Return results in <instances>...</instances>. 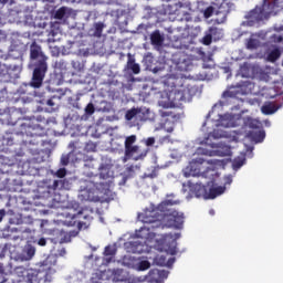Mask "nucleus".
Wrapping results in <instances>:
<instances>
[{
    "label": "nucleus",
    "mask_w": 283,
    "mask_h": 283,
    "mask_svg": "<svg viewBox=\"0 0 283 283\" xmlns=\"http://www.w3.org/2000/svg\"><path fill=\"white\" fill-rule=\"evenodd\" d=\"M174 205H180V201L167 199L163 201L157 208H146L143 212L138 213L139 222L145 226L136 232L137 238L142 240H154L156 233L155 229H160L163 222L168 229H182L185 224V214L169 209Z\"/></svg>",
    "instance_id": "obj_1"
},
{
    "label": "nucleus",
    "mask_w": 283,
    "mask_h": 283,
    "mask_svg": "<svg viewBox=\"0 0 283 283\" xmlns=\"http://www.w3.org/2000/svg\"><path fill=\"white\" fill-rule=\"evenodd\" d=\"M112 167H114L112 159L106 158L102 159L98 166L99 174H94L93 171L85 172L88 179H85L80 188L82 200L88 202H98L101 200L98 193L109 189V182L114 179Z\"/></svg>",
    "instance_id": "obj_2"
},
{
    "label": "nucleus",
    "mask_w": 283,
    "mask_h": 283,
    "mask_svg": "<svg viewBox=\"0 0 283 283\" xmlns=\"http://www.w3.org/2000/svg\"><path fill=\"white\" fill-rule=\"evenodd\" d=\"M30 59L33 67L30 86L34 90H39L43 86L45 74H48V56H45L41 45H39L36 42H33L30 45Z\"/></svg>",
    "instance_id": "obj_3"
},
{
    "label": "nucleus",
    "mask_w": 283,
    "mask_h": 283,
    "mask_svg": "<svg viewBox=\"0 0 283 283\" xmlns=\"http://www.w3.org/2000/svg\"><path fill=\"white\" fill-rule=\"evenodd\" d=\"M63 224L65 227H77V232L81 231V229H87L90 222H92V216L87 213V210H80L77 212L76 210H70L63 212Z\"/></svg>",
    "instance_id": "obj_4"
},
{
    "label": "nucleus",
    "mask_w": 283,
    "mask_h": 283,
    "mask_svg": "<svg viewBox=\"0 0 283 283\" xmlns=\"http://www.w3.org/2000/svg\"><path fill=\"white\" fill-rule=\"evenodd\" d=\"M213 164V160H206L205 158L201 157L192 159L185 169V176L186 178H189L190 176H202L203 178H207L209 174L210 176H213L216 170L207 167V165Z\"/></svg>",
    "instance_id": "obj_5"
},
{
    "label": "nucleus",
    "mask_w": 283,
    "mask_h": 283,
    "mask_svg": "<svg viewBox=\"0 0 283 283\" xmlns=\"http://www.w3.org/2000/svg\"><path fill=\"white\" fill-rule=\"evenodd\" d=\"M54 266H56V258L54 255L46 256L39 269H35L40 282H52V275H54Z\"/></svg>",
    "instance_id": "obj_6"
},
{
    "label": "nucleus",
    "mask_w": 283,
    "mask_h": 283,
    "mask_svg": "<svg viewBox=\"0 0 283 283\" xmlns=\"http://www.w3.org/2000/svg\"><path fill=\"white\" fill-rule=\"evenodd\" d=\"M244 19L247 20V25L253 28L255 23H260V21L266 19V12L264 11V7H255L245 14Z\"/></svg>",
    "instance_id": "obj_7"
},
{
    "label": "nucleus",
    "mask_w": 283,
    "mask_h": 283,
    "mask_svg": "<svg viewBox=\"0 0 283 283\" xmlns=\"http://www.w3.org/2000/svg\"><path fill=\"white\" fill-rule=\"evenodd\" d=\"M50 235H59L55 238H50L51 242H53V244H63L65 242H71L72 238H76V235H78V231H72L69 233H66L63 230H59V229H53L50 230Z\"/></svg>",
    "instance_id": "obj_8"
},
{
    "label": "nucleus",
    "mask_w": 283,
    "mask_h": 283,
    "mask_svg": "<svg viewBox=\"0 0 283 283\" xmlns=\"http://www.w3.org/2000/svg\"><path fill=\"white\" fill-rule=\"evenodd\" d=\"M147 154H149V148L145 149V150H140V146L135 145V146H130L128 148H125V159L126 160H145V158L147 157Z\"/></svg>",
    "instance_id": "obj_9"
},
{
    "label": "nucleus",
    "mask_w": 283,
    "mask_h": 283,
    "mask_svg": "<svg viewBox=\"0 0 283 283\" xmlns=\"http://www.w3.org/2000/svg\"><path fill=\"white\" fill-rule=\"evenodd\" d=\"M19 72H21V66L17 63L0 64V76L15 78V76H19Z\"/></svg>",
    "instance_id": "obj_10"
},
{
    "label": "nucleus",
    "mask_w": 283,
    "mask_h": 283,
    "mask_svg": "<svg viewBox=\"0 0 283 283\" xmlns=\"http://www.w3.org/2000/svg\"><path fill=\"white\" fill-rule=\"evenodd\" d=\"M167 277H169V272L165 270L153 269L144 277L143 282L161 283L164 280H167Z\"/></svg>",
    "instance_id": "obj_11"
},
{
    "label": "nucleus",
    "mask_w": 283,
    "mask_h": 283,
    "mask_svg": "<svg viewBox=\"0 0 283 283\" xmlns=\"http://www.w3.org/2000/svg\"><path fill=\"white\" fill-rule=\"evenodd\" d=\"M36 253V248H34L32 244L27 245L22 252L15 254L14 261L15 262H30L34 258Z\"/></svg>",
    "instance_id": "obj_12"
},
{
    "label": "nucleus",
    "mask_w": 283,
    "mask_h": 283,
    "mask_svg": "<svg viewBox=\"0 0 283 283\" xmlns=\"http://www.w3.org/2000/svg\"><path fill=\"white\" fill-rule=\"evenodd\" d=\"M21 134H25V136H30L31 138L43 136V128L40 125H30V124H21Z\"/></svg>",
    "instance_id": "obj_13"
},
{
    "label": "nucleus",
    "mask_w": 283,
    "mask_h": 283,
    "mask_svg": "<svg viewBox=\"0 0 283 283\" xmlns=\"http://www.w3.org/2000/svg\"><path fill=\"white\" fill-rule=\"evenodd\" d=\"M14 271V268L12 266L11 262H0V275L2 276V280H7L6 277H9V275H12V272Z\"/></svg>",
    "instance_id": "obj_14"
},
{
    "label": "nucleus",
    "mask_w": 283,
    "mask_h": 283,
    "mask_svg": "<svg viewBox=\"0 0 283 283\" xmlns=\"http://www.w3.org/2000/svg\"><path fill=\"white\" fill-rule=\"evenodd\" d=\"M80 160H83L84 169H88V171L91 169H96V167L98 166V161L92 156L82 155V158Z\"/></svg>",
    "instance_id": "obj_15"
},
{
    "label": "nucleus",
    "mask_w": 283,
    "mask_h": 283,
    "mask_svg": "<svg viewBox=\"0 0 283 283\" xmlns=\"http://www.w3.org/2000/svg\"><path fill=\"white\" fill-rule=\"evenodd\" d=\"M212 149L217 148L218 156H231V146L222 145V144H212Z\"/></svg>",
    "instance_id": "obj_16"
},
{
    "label": "nucleus",
    "mask_w": 283,
    "mask_h": 283,
    "mask_svg": "<svg viewBox=\"0 0 283 283\" xmlns=\"http://www.w3.org/2000/svg\"><path fill=\"white\" fill-rule=\"evenodd\" d=\"M127 69L132 70L133 74H140V65L136 63L132 54H128Z\"/></svg>",
    "instance_id": "obj_17"
},
{
    "label": "nucleus",
    "mask_w": 283,
    "mask_h": 283,
    "mask_svg": "<svg viewBox=\"0 0 283 283\" xmlns=\"http://www.w3.org/2000/svg\"><path fill=\"white\" fill-rule=\"evenodd\" d=\"M208 33H210V36H212L213 41H220L224 34L222 33V29L218 27H210L208 29Z\"/></svg>",
    "instance_id": "obj_18"
},
{
    "label": "nucleus",
    "mask_w": 283,
    "mask_h": 283,
    "mask_svg": "<svg viewBox=\"0 0 283 283\" xmlns=\"http://www.w3.org/2000/svg\"><path fill=\"white\" fill-rule=\"evenodd\" d=\"M281 106H277L274 103H269L262 106L261 112L263 114H265L266 116L271 115V114H275V112H277V109H280Z\"/></svg>",
    "instance_id": "obj_19"
},
{
    "label": "nucleus",
    "mask_w": 283,
    "mask_h": 283,
    "mask_svg": "<svg viewBox=\"0 0 283 283\" xmlns=\"http://www.w3.org/2000/svg\"><path fill=\"white\" fill-rule=\"evenodd\" d=\"M249 136L252 140H255V143H262L266 137V133L262 129H258L256 132H249Z\"/></svg>",
    "instance_id": "obj_20"
},
{
    "label": "nucleus",
    "mask_w": 283,
    "mask_h": 283,
    "mask_svg": "<svg viewBox=\"0 0 283 283\" xmlns=\"http://www.w3.org/2000/svg\"><path fill=\"white\" fill-rule=\"evenodd\" d=\"M27 282L28 283H41L39 279V272L36 269H31L27 272Z\"/></svg>",
    "instance_id": "obj_21"
},
{
    "label": "nucleus",
    "mask_w": 283,
    "mask_h": 283,
    "mask_svg": "<svg viewBox=\"0 0 283 283\" xmlns=\"http://www.w3.org/2000/svg\"><path fill=\"white\" fill-rule=\"evenodd\" d=\"M150 42L153 45L160 46L165 42V38L160 34V31H155L150 35Z\"/></svg>",
    "instance_id": "obj_22"
},
{
    "label": "nucleus",
    "mask_w": 283,
    "mask_h": 283,
    "mask_svg": "<svg viewBox=\"0 0 283 283\" xmlns=\"http://www.w3.org/2000/svg\"><path fill=\"white\" fill-rule=\"evenodd\" d=\"M222 193H224V187L222 186L210 188L208 198L213 200L214 198H218V196H222Z\"/></svg>",
    "instance_id": "obj_23"
},
{
    "label": "nucleus",
    "mask_w": 283,
    "mask_h": 283,
    "mask_svg": "<svg viewBox=\"0 0 283 283\" xmlns=\"http://www.w3.org/2000/svg\"><path fill=\"white\" fill-rule=\"evenodd\" d=\"M105 28V24L103 22H96L93 25V36L101 38L103 36V30Z\"/></svg>",
    "instance_id": "obj_24"
},
{
    "label": "nucleus",
    "mask_w": 283,
    "mask_h": 283,
    "mask_svg": "<svg viewBox=\"0 0 283 283\" xmlns=\"http://www.w3.org/2000/svg\"><path fill=\"white\" fill-rule=\"evenodd\" d=\"M240 74L241 76H243V78H249V76H251V64H249L248 62H244L240 66Z\"/></svg>",
    "instance_id": "obj_25"
},
{
    "label": "nucleus",
    "mask_w": 283,
    "mask_h": 283,
    "mask_svg": "<svg viewBox=\"0 0 283 283\" xmlns=\"http://www.w3.org/2000/svg\"><path fill=\"white\" fill-rule=\"evenodd\" d=\"M280 56H282L280 49H274L268 54V61H270V63H275Z\"/></svg>",
    "instance_id": "obj_26"
},
{
    "label": "nucleus",
    "mask_w": 283,
    "mask_h": 283,
    "mask_svg": "<svg viewBox=\"0 0 283 283\" xmlns=\"http://www.w3.org/2000/svg\"><path fill=\"white\" fill-rule=\"evenodd\" d=\"M245 125H248L250 129H262V123L258 119L248 118Z\"/></svg>",
    "instance_id": "obj_27"
},
{
    "label": "nucleus",
    "mask_w": 283,
    "mask_h": 283,
    "mask_svg": "<svg viewBox=\"0 0 283 283\" xmlns=\"http://www.w3.org/2000/svg\"><path fill=\"white\" fill-rule=\"evenodd\" d=\"M54 69L60 70L61 74H63L67 70V62H65L63 59H60L55 61Z\"/></svg>",
    "instance_id": "obj_28"
},
{
    "label": "nucleus",
    "mask_w": 283,
    "mask_h": 283,
    "mask_svg": "<svg viewBox=\"0 0 283 283\" xmlns=\"http://www.w3.org/2000/svg\"><path fill=\"white\" fill-rule=\"evenodd\" d=\"M195 196L196 198H203L207 196V188L202 185L195 186Z\"/></svg>",
    "instance_id": "obj_29"
},
{
    "label": "nucleus",
    "mask_w": 283,
    "mask_h": 283,
    "mask_svg": "<svg viewBox=\"0 0 283 283\" xmlns=\"http://www.w3.org/2000/svg\"><path fill=\"white\" fill-rule=\"evenodd\" d=\"M136 140H137L136 135H130V136L126 137V139L124 142L125 149H127L129 147H134V144L136 143Z\"/></svg>",
    "instance_id": "obj_30"
},
{
    "label": "nucleus",
    "mask_w": 283,
    "mask_h": 283,
    "mask_svg": "<svg viewBox=\"0 0 283 283\" xmlns=\"http://www.w3.org/2000/svg\"><path fill=\"white\" fill-rule=\"evenodd\" d=\"M15 114H19V111H18V109H14V111H12V112L9 114V118H8L9 125H17V122H18V120H21V117H14Z\"/></svg>",
    "instance_id": "obj_31"
},
{
    "label": "nucleus",
    "mask_w": 283,
    "mask_h": 283,
    "mask_svg": "<svg viewBox=\"0 0 283 283\" xmlns=\"http://www.w3.org/2000/svg\"><path fill=\"white\" fill-rule=\"evenodd\" d=\"M104 255L114 258L116 255V248L114 245H107L104 250Z\"/></svg>",
    "instance_id": "obj_32"
},
{
    "label": "nucleus",
    "mask_w": 283,
    "mask_h": 283,
    "mask_svg": "<svg viewBox=\"0 0 283 283\" xmlns=\"http://www.w3.org/2000/svg\"><path fill=\"white\" fill-rule=\"evenodd\" d=\"M96 143L94 142H87L84 146V151L87 154L96 151Z\"/></svg>",
    "instance_id": "obj_33"
},
{
    "label": "nucleus",
    "mask_w": 283,
    "mask_h": 283,
    "mask_svg": "<svg viewBox=\"0 0 283 283\" xmlns=\"http://www.w3.org/2000/svg\"><path fill=\"white\" fill-rule=\"evenodd\" d=\"M138 115V108H132L126 112L125 118L126 120H133L134 117Z\"/></svg>",
    "instance_id": "obj_34"
},
{
    "label": "nucleus",
    "mask_w": 283,
    "mask_h": 283,
    "mask_svg": "<svg viewBox=\"0 0 283 283\" xmlns=\"http://www.w3.org/2000/svg\"><path fill=\"white\" fill-rule=\"evenodd\" d=\"M67 10L65 9V7H61L60 9H57L54 13V19H64L65 14H66Z\"/></svg>",
    "instance_id": "obj_35"
},
{
    "label": "nucleus",
    "mask_w": 283,
    "mask_h": 283,
    "mask_svg": "<svg viewBox=\"0 0 283 283\" xmlns=\"http://www.w3.org/2000/svg\"><path fill=\"white\" fill-rule=\"evenodd\" d=\"M201 43L203 45H211V43H213V38L209 31H206V35L202 38Z\"/></svg>",
    "instance_id": "obj_36"
},
{
    "label": "nucleus",
    "mask_w": 283,
    "mask_h": 283,
    "mask_svg": "<svg viewBox=\"0 0 283 283\" xmlns=\"http://www.w3.org/2000/svg\"><path fill=\"white\" fill-rule=\"evenodd\" d=\"M247 49L248 50H255L258 48V40L253 39V38H250L248 41H247Z\"/></svg>",
    "instance_id": "obj_37"
},
{
    "label": "nucleus",
    "mask_w": 283,
    "mask_h": 283,
    "mask_svg": "<svg viewBox=\"0 0 283 283\" xmlns=\"http://www.w3.org/2000/svg\"><path fill=\"white\" fill-rule=\"evenodd\" d=\"M72 67L75 70V72H83V70H85V65L78 61H72Z\"/></svg>",
    "instance_id": "obj_38"
},
{
    "label": "nucleus",
    "mask_w": 283,
    "mask_h": 283,
    "mask_svg": "<svg viewBox=\"0 0 283 283\" xmlns=\"http://www.w3.org/2000/svg\"><path fill=\"white\" fill-rule=\"evenodd\" d=\"M151 263H149V261L145 260V261H140L138 264V271H147V269H150Z\"/></svg>",
    "instance_id": "obj_39"
},
{
    "label": "nucleus",
    "mask_w": 283,
    "mask_h": 283,
    "mask_svg": "<svg viewBox=\"0 0 283 283\" xmlns=\"http://www.w3.org/2000/svg\"><path fill=\"white\" fill-rule=\"evenodd\" d=\"M96 112V108L94 107L93 103H88L85 107V114L87 116H92V114H94Z\"/></svg>",
    "instance_id": "obj_40"
},
{
    "label": "nucleus",
    "mask_w": 283,
    "mask_h": 283,
    "mask_svg": "<svg viewBox=\"0 0 283 283\" xmlns=\"http://www.w3.org/2000/svg\"><path fill=\"white\" fill-rule=\"evenodd\" d=\"M53 189H65V180H54Z\"/></svg>",
    "instance_id": "obj_41"
},
{
    "label": "nucleus",
    "mask_w": 283,
    "mask_h": 283,
    "mask_svg": "<svg viewBox=\"0 0 283 283\" xmlns=\"http://www.w3.org/2000/svg\"><path fill=\"white\" fill-rule=\"evenodd\" d=\"M56 178H65L67 176V170L65 168H60L57 171H55Z\"/></svg>",
    "instance_id": "obj_42"
},
{
    "label": "nucleus",
    "mask_w": 283,
    "mask_h": 283,
    "mask_svg": "<svg viewBox=\"0 0 283 283\" xmlns=\"http://www.w3.org/2000/svg\"><path fill=\"white\" fill-rule=\"evenodd\" d=\"M244 165V159H234L232 163V166L234 167V169H240V167H242Z\"/></svg>",
    "instance_id": "obj_43"
},
{
    "label": "nucleus",
    "mask_w": 283,
    "mask_h": 283,
    "mask_svg": "<svg viewBox=\"0 0 283 283\" xmlns=\"http://www.w3.org/2000/svg\"><path fill=\"white\" fill-rule=\"evenodd\" d=\"M61 165H63V167H67V165H70V155H64L61 157Z\"/></svg>",
    "instance_id": "obj_44"
},
{
    "label": "nucleus",
    "mask_w": 283,
    "mask_h": 283,
    "mask_svg": "<svg viewBox=\"0 0 283 283\" xmlns=\"http://www.w3.org/2000/svg\"><path fill=\"white\" fill-rule=\"evenodd\" d=\"M222 133H220V130H213L212 133L209 134V138H222Z\"/></svg>",
    "instance_id": "obj_45"
},
{
    "label": "nucleus",
    "mask_w": 283,
    "mask_h": 283,
    "mask_svg": "<svg viewBox=\"0 0 283 283\" xmlns=\"http://www.w3.org/2000/svg\"><path fill=\"white\" fill-rule=\"evenodd\" d=\"M69 147H71V149H72V151L70 153V156H72V154H76V147H78V142L70 143Z\"/></svg>",
    "instance_id": "obj_46"
},
{
    "label": "nucleus",
    "mask_w": 283,
    "mask_h": 283,
    "mask_svg": "<svg viewBox=\"0 0 283 283\" xmlns=\"http://www.w3.org/2000/svg\"><path fill=\"white\" fill-rule=\"evenodd\" d=\"M156 144V138H154V137H148L146 140H145V145L147 146V147H153V145H155Z\"/></svg>",
    "instance_id": "obj_47"
},
{
    "label": "nucleus",
    "mask_w": 283,
    "mask_h": 283,
    "mask_svg": "<svg viewBox=\"0 0 283 283\" xmlns=\"http://www.w3.org/2000/svg\"><path fill=\"white\" fill-rule=\"evenodd\" d=\"M197 154H203V156H211V151L203 148H198Z\"/></svg>",
    "instance_id": "obj_48"
},
{
    "label": "nucleus",
    "mask_w": 283,
    "mask_h": 283,
    "mask_svg": "<svg viewBox=\"0 0 283 283\" xmlns=\"http://www.w3.org/2000/svg\"><path fill=\"white\" fill-rule=\"evenodd\" d=\"M10 249H12V244L6 243L2 248V253H8V251H10Z\"/></svg>",
    "instance_id": "obj_49"
},
{
    "label": "nucleus",
    "mask_w": 283,
    "mask_h": 283,
    "mask_svg": "<svg viewBox=\"0 0 283 283\" xmlns=\"http://www.w3.org/2000/svg\"><path fill=\"white\" fill-rule=\"evenodd\" d=\"M39 247H45L48 244V240L45 238H41L38 240Z\"/></svg>",
    "instance_id": "obj_50"
},
{
    "label": "nucleus",
    "mask_w": 283,
    "mask_h": 283,
    "mask_svg": "<svg viewBox=\"0 0 283 283\" xmlns=\"http://www.w3.org/2000/svg\"><path fill=\"white\" fill-rule=\"evenodd\" d=\"M222 96L223 98H231L233 96V93L231 91H224Z\"/></svg>",
    "instance_id": "obj_51"
},
{
    "label": "nucleus",
    "mask_w": 283,
    "mask_h": 283,
    "mask_svg": "<svg viewBox=\"0 0 283 283\" xmlns=\"http://www.w3.org/2000/svg\"><path fill=\"white\" fill-rule=\"evenodd\" d=\"M161 116L163 118H167V116H171V112L163 111Z\"/></svg>",
    "instance_id": "obj_52"
},
{
    "label": "nucleus",
    "mask_w": 283,
    "mask_h": 283,
    "mask_svg": "<svg viewBox=\"0 0 283 283\" xmlns=\"http://www.w3.org/2000/svg\"><path fill=\"white\" fill-rule=\"evenodd\" d=\"M169 253L170 255H176V253H178V250H176V247H172L169 249Z\"/></svg>",
    "instance_id": "obj_53"
},
{
    "label": "nucleus",
    "mask_w": 283,
    "mask_h": 283,
    "mask_svg": "<svg viewBox=\"0 0 283 283\" xmlns=\"http://www.w3.org/2000/svg\"><path fill=\"white\" fill-rule=\"evenodd\" d=\"M274 41L276 42V43H282V41H283V38H282V35H274Z\"/></svg>",
    "instance_id": "obj_54"
},
{
    "label": "nucleus",
    "mask_w": 283,
    "mask_h": 283,
    "mask_svg": "<svg viewBox=\"0 0 283 283\" xmlns=\"http://www.w3.org/2000/svg\"><path fill=\"white\" fill-rule=\"evenodd\" d=\"M165 262H167V259L165 256H160L158 264H160L163 266L165 264Z\"/></svg>",
    "instance_id": "obj_55"
},
{
    "label": "nucleus",
    "mask_w": 283,
    "mask_h": 283,
    "mask_svg": "<svg viewBox=\"0 0 283 283\" xmlns=\"http://www.w3.org/2000/svg\"><path fill=\"white\" fill-rule=\"evenodd\" d=\"M65 253H66L65 248H61L59 250V255L63 256V255H65Z\"/></svg>",
    "instance_id": "obj_56"
},
{
    "label": "nucleus",
    "mask_w": 283,
    "mask_h": 283,
    "mask_svg": "<svg viewBox=\"0 0 283 283\" xmlns=\"http://www.w3.org/2000/svg\"><path fill=\"white\" fill-rule=\"evenodd\" d=\"M46 105H49V107H54V101L48 99Z\"/></svg>",
    "instance_id": "obj_57"
},
{
    "label": "nucleus",
    "mask_w": 283,
    "mask_h": 283,
    "mask_svg": "<svg viewBox=\"0 0 283 283\" xmlns=\"http://www.w3.org/2000/svg\"><path fill=\"white\" fill-rule=\"evenodd\" d=\"M126 171H127L128 174H134V166H129V167L126 169Z\"/></svg>",
    "instance_id": "obj_58"
},
{
    "label": "nucleus",
    "mask_w": 283,
    "mask_h": 283,
    "mask_svg": "<svg viewBox=\"0 0 283 283\" xmlns=\"http://www.w3.org/2000/svg\"><path fill=\"white\" fill-rule=\"evenodd\" d=\"M4 114H10V111L0 109V116H3Z\"/></svg>",
    "instance_id": "obj_59"
},
{
    "label": "nucleus",
    "mask_w": 283,
    "mask_h": 283,
    "mask_svg": "<svg viewBox=\"0 0 283 283\" xmlns=\"http://www.w3.org/2000/svg\"><path fill=\"white\" fill-rule=\"evenodd\" d=\"M147 178H156V172H153V174H149V175H146Z\"/></svg>",
    "instance_id": "obj_60"
},
{
    "label": "nucleus",
    "mask_w": 283,
    "mask_h": 283,
    "mask_svg": "<svg viewBox=\"0 0 283 283\" xmlns=\"http://www.w3.org/2000/svg\"><path fill=\"white\" fill-rule=\"evenodd\" d=\"M22 233H32V230H30V228H27L22 231Z\"/></svg>",
    "instance_id": "obj_61"
},
{
    "label": "nucleus",
    "mask_w": 283,
    "mask_h": 283,
    "mask_svg": "<svg viewBox=\"0 0 283 283\" xmlns=\"http://www.w3.org/2000/svg\"><path fill=\"white\" fill-rule=\"evenodd\" d=\"M179 60L180 61H187V56L182 54V55L179 56Z\"/></svg>",
    "instance_id": "obj_62"
},
{
    "label": "nucleus",
    "mask_w": 283,
    "mask_h": 283,
    "mask_svg": "<svg viewBox=\"0 0 283 283\" xmlns=\"http://www.w3.org/2000/svg\"><path fill=\"white\" fill-rule=\"evenodd\" d=\"M227 180H228V181H227L228 185H231V181H232L231 177H228Z\"/></svg>",
    "instance_id": "obj_63"
},
{
    "label": "nucleus",
    "mask_w": 283,
    "mask_h": 283,
    "mask_svg": "<svg viewBox=\"0 0 283 283\" xmlns=\"http://www.w3.org/2000/svg\"><path fill=\"white\" fill-rule=\"evenodd\" d=\"M6 282H8V279H2V280L0 281V283H6Z\"/></svg>",
    "instance_id": "obj_64"
}]
</instances>
